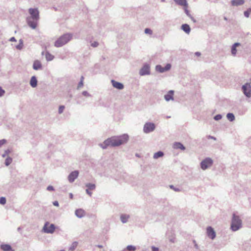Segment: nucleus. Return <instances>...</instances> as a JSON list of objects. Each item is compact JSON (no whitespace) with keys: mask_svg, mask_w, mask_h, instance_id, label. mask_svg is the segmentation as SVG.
Wrapping results in <instances>:
<instances>
[{"mask_svg":"<svg viewBox=\"0 0 251 251\" xmlns=\"http://www.w3.org/2000/svg\"><path fill=\"white\" fill-rule=\"evenodd\" d=\"M175 2L181 6H182L183 7H186V6H187V2L186 0H174Z\"/></svg>","mask_w":251,"mask_h":251,"instance_id":"20","label":"nucleus"},{"mask_svg":"<svg viewBox=\"0 0 251 251\" xmlns=\"http://www.w3.org/2000/svg\"><path fill=\"white\" fill-rule=\"evenodd\" d=\"M85 211L82 209H76L75 211V214L79 218H82L85 215Z\"/></svg>","mask_w":251,"mask_h":251,"instance_id":"14","label":"nucleus"},{"mask_svg":"<svg viewBox=\"0 0 251 251\" xmlns=\"http://www.w3.org/2000/svg\"><path fill=\"white\" fill-rule=\"evenodd\" d=\"M184 7V9L186 14L188 16H190L189 12L188 10L187 9L188 5L186 6V7Z\"/></svg>","mask_w":251,"mask_h":251,"instance_id":"38","label":"nucleus"},{"mask_svg":"<svg viewBox=\"0 0 251 251\" xmlns=\"http://www.w3.org/2000/svg\"><path fill=\"white\" fill-rule=\"evenodd\" d=\"M0 249L3 251H12L11 246L8 244H1L0 245Z\"/></svg>","mask_w":251,"mask_h":251,"instance_id":"16","label":"nucleus"},{"mask_svg":"<svg viewBox=\"0 0 251 251\" xmlns=\"http://www.w3.org/2000/svg\"><path fill=\"white\" fill-rule=\"evenodd\" d=\"M145 32L146 34H151L152 33V31L149 28H146L145 30Z\"/></svg>","mask_w":251,"mask_h":251,"instance_id":"36","label":"nucleus"},{"mask_svg":"<svg viewBox=\"0 0 251 251\" xmlns=\"http://www.w3.org/2000/svg\"><path fill=\"white\" fill-rule=\"evenodd\" d=\"M113 86L118 89L121 90L124 88V85L120 82H117L114 80H111Z\"/></svg>","mask_w":251,"mask_h":251,"instance_id":"13","label":"nucleus"},{"mask_svg":"<svg viewBox=\"0 0 251 251\" xmlns=\"http://www.w3.org/2000/svg\"><path fill=\"white\" fill-rule=\"evenodd\" d=\"M244 94L248 98L251 96V86L249 83H246L242 86Z\"/></svg>","mask_w":251,"mask_h":251,"instance_id":"7","label":"nucleus"},{"mask_svg":"<svg viewBox=\"0 0 251 251\" xmlns=\"http://www.w3.org/2000/svg\"><path fill=\"white\" fill-rule=\"evenodd\" d=\"M173 96H174V91L172 90H171L168 92L167 94L165 95L164 98H165V99L167 101H169L170 100H174Z\"/></svg>","mask_w":251,"mask_h":251,"instance_id":"15","label":"nucleus"},{"mask_svg":"<svg viewBox=\"0 0 251 251\" xmlns=\"http://www.w3.org/2000/svg\"><path fill=\"white\" fill-rule=\"evenodd\" d=\"M222 118V116L220 115H216L215 117V119L216 120H220Z\"/></svg>","mask_w":251,"mask_h":251,"instance_id":"43","label":"nucleus"},{"mask_svg":"<svg viewBox=\"0 0 251 251\" xmlns=\"http://www.w3.org/2000/svg\"><path fill=\"white\" fill-rule=\"evenodd\" d=\"M196 55L197 56H200L201 55V53L199 52H197L195 53Z\"/></svg>","mask_w":251,"mask_h":251,"instance_id":"47","label":"nucleus"},{"mask_svg":"<svg viewBox=\"0 0 251 251\" xmlns=\"http://www.w3.org/2000/svg\"><path fill=\"white\" fill-rule=\"evenodd\" d=\"M163 155V153L162 151H158L156 152L153 155V158L155 159H157L160 157H162Z\"/></svg>","mask_w":251,"mask_h":251,"instance_id":"26","label":"nucleus"},{"mask_svg":"<svg viewBox=\"0 0 251 251\" xmlns=\"http://www.w3.org/2000/svg\"><path fill=\"white\" fill-rule=\"evenodd\" d=\"M6 202V199L4 197H1L0 198V204H5Z\"/></svg>","mask_w":251,"mask_h":251,"instance_id":"35","label":"nucleus"},{"mask_svg":"<svg viewBox=\"0 0 251 251\" xmlns=\"http://www.w3.org/2000/svg\"><path fill=\"white\" fill-rule=\"evenodd\" d=\"M213 164V161L209 158H206L201 162V168L202 170H205L210 167Z\"/></svg>","mask_w":251,"mask_h":251,"instance_id":"6","label":"nucleus"},{"mask_svg":"<svg viewBox=\"0 0 251 251\" xmlns=\"http://www.w3.org/2000/svg\"><path fill=\"white\" fill-rule=\"evenodd\" d=\"M206 233L207 236L212 240L214 239L216 237V232L211 226L207 227Z\"/></svg>","mask_w":251,"mask_h":251,"instance_id":"8","label":"nucleus"},{"mask_svg":"<svg viewBox=\"0 0 251 251\" xmlns=\"http://www.w3.org/2000/svg\"><path fill=\"white\" fill-rule=\"evenodd\" d=\"M152 251H159V249L154 246L151 247Z\"/></svg>","mask_w":251,"mask_h":251,"instance_id":"41","label":"nucleus"},{"mask_svg":"<svg viewBox=\"0 0 251 251\" xmlns=\"http://www.w3.org/2000/svg\"><path fill=\"white\" fill-rule=\"evenodd\" d=\"M128 218L129 216L128 215H122L121 216V220L123 223H126L127 222Z\"/></svg>","mask_w":251,"mask_h":251,"instance_id":"24","label":"nucleus"},{"mask_svg":"<svg viewBox=\"0 0 251 251\" xmlns=\"http://www.w3.org/2000/svg\"><path fill=\"white\" fill-rule=\"evenodd\" d=\"M240 44L238 43H235L232 47L231 53L233 55H235L236 53L237 50L236 48L240 46Z\"/></svg>","mask_w":251,"mask_h":251,"instance_id":"22","label":"nucleus"},{"mask_svg":"<svg viewBox=\"0 0 251 251\" xmlns=\"http://www.w3.org/2000/svg\"><path fill=\"white\" fill-rule=\"evenodd\" d=\"M231 4L233 6H238L242 5L244 3V0H232Z\"/></svg>","mask_w":251,"mask_h":251,"instance_id":"19","label":"nucleus"},{"mask_svg":"<svg viewBox=\"0 0 251 251\" xmlns=\"http://www.w3.org/2000/svg\"><path fill=\"white\" fill-rule=\"evenodd\" d=\"M55 229V226L54 224H50L49 222H47L44 224L42 229V231L46 233L52 234Z\"/></svg>","mask_w":251,"mask_h":251,"instance_id":"5","label":"nucleus"},{"mask_svg":"<svg viewBox=\"0 0 251 251\" xmlns=\"http://www.w3.org/2000/svg\"><path fill=\"white\" fill-rule=\"evenodd\" d=\"M10 40L11 41H15V39L14 37H12V38H10Z\"/></svg>","mask_w":251,"mask_h":251,"instance_id":"46","label":"nucleus"},{"mask_svg":"<svg viewBox=\"0 0 251 251\" xmlns=\"http://www.w3.org/2000/svg\"><path fill=\"white\" fill-rule=\"evenodd\" d=\"M72 37V36L71 34H64L55 41L54 46L56 47H61L70 41Z\"/></svg>","mask_w":251,"mask_h":251,"instance_id":"4","label":"nucleus"},{"mask_svg":"<svg viewBox=\"0 0 251 251\" xmlns=\"http://www.w3.org/2000/svg\"><path fill=\"white\" fill-rule=\"evenodd\" d=\"M98 247L100 248H101L102 246L101 245H98Z\"/></svg>","mask_w":251,"mask_h":251,"instance_id":"50","label":"nucleus"},{"mask_svg":"<svg viewBox=\"0 0 251 251\" xmlns=\"http://www.w3.org/2000/svg\"><path fill=\"white\" fill-rule=\"evenodd\" d=\"M30 85L32 87H35L37 86V81L35 76H32L30 81Z\"/></svg>","mask_w":251,"mask_h":251,"instance_id":"23","label":"nucleus"},{"mask_svg":"<svg viewBox=\"0 0 251 251\" xmlns=\"http://www.w3.org/2000/svg\"><path fill=\"white\" fill-rule=\"evenodd\" d=\"M98 45V43H97V42H95V43H93V44H92V46H93L94 47H97Z\"/></svg>","mask_w":251,"mask_h":251,"instance_id":"45","label":"nucleus"},{"mask_svg":"<svg viewBox=\"0 0 251 251\" xmlns=\"http://www.w3.org/2000/svg\"><path fill=\"white\" fill-rule=\"evenodd\" d=\"M195 246L197 249H198V245L197 244H195Z\"/></svg>","mask_w":251,"mask_h":251,"instance_id":"52","label":"nucleus"},{"mask_svg":"<svg viewBox=\"0 0 251 251\" xmlns=\"http://www.w3.org/2000/svg\"><path fill=\"white\" fill-rule=\"evenodd\" d=\"M6 143V141L5 139H2L0 140V147L3 145L5 144Z\"/></svg>","mask_w":251,"mask_h":251,"instance_id":"37","label":"nucleus"},{"mask_svg":"<svg viewBox=\"0 0 251 251\" xmlns=\"http://www.w3.org/2000/svg\"><path fill=\"white\" fill-rule=\"evenodd\" d=\"M161 1L164 2V1H165V0H161Z\"/></svg>","mask_w":251,"mask_h":251,"instance_id":"53","label":"nucleus"},{"mask_svg":"<svg viewBox=\"0 0 251 251\" xmlns=\"http://www.w3.org/2000/svg\"><path fill=\"white\" fill-rule=\"evenodd\" d=\"M155 128V126L153 124L147 123L145 125L144 127V131L146 133H149L153 131Z\"/></svg>","mask_w":251,"mask_h":251,"instance_id":"9","label":"nucleus"},{"mask_svg":"<svg viewBox=\"0 0 251 251\" xmlns=\"http://www.w3.org/2000/svg\"><path fill=\"white\" fill-rule=\"evenodd\" d=\"M86 187L88 188L87 189H89L90 190H93L95 189V185L94 184H91V183H88L87 184H86Z\"/></svg>","mask_w":251,"mask_h":251,"instance_id":"28","label":"nucleus"},{"mask_svg":"<svg viewBox=\"0 0 251 251\" xmlns=\"http://www.w3.org/2000/svg\"><path fill=\"white\" fill-rule=\"evenodd\" d=\"M226 117L230 121H233L234 120V116L232 113H228Z\"/></svg>","mask_w":251,"mask_h":251,"instance_id":"29","label":"nucleus"},{"mask_svg":"<svg viewBox=\"0 0 251 251\" xmlns=\"http://www.w3.org/2000/svg\"><path fill=\"white\" fill-rule=\"evenodd\" d=\"M128 140V136L126 134L120 136H113L105 140L103 143L100 145V146L103 149H105L109 146H119L126 143Z\"/></svg>","mask_w":251,"mask_h":251,"instance_id":"1","label":"nucleus"},{"mask_svg":"<svg viewBox=\"0 0 251 251\" xmlns=\"http://www.w3.org/2000/svg\"><path fill=\"white\" fill-rule=\"evenodd\" d=\"M12 162V159L11 158H7L5 160V164L6 166L9 165Z\"/></svg>","mask_w":251,"mask_h":251,"instance_id":"32","label":"nucleus"},{"mask_svg":"<svg viewBox=\"0 0 251 251\" xmlns=\"http://www.w3.org/2000/svg\"><path fill=\"white\" fill-rule=\"evenodd\" d=\"M83 77H82L81 80L78 84V87H80L83 86Z\"/></svg>","mask_w":251,"mask_h":251,"instance_id":"42","label":"nucleus"},{"mask_svg":"<svg viewBox=\"0 0 251 251\" xmlns=\"http://www.w3.org/2000/svg\"><path fill=\"white\" fill-rule=\"evenodd\" d=\"M91 190H89V189H86V192L89 195V196H91L92 195V192H91Z\"/></svg>","mask_w":251,"mask_h":251,"instance_id":"44","label":"nucleus"},{"mask_svg":"<svg viewBox=\"0 0 251 251\" xmlns=\"http://www.w3.org/2000/svg\"><path fill=\"white\" fill-rule=\"evenodd\" d=\"M126 249L128 251H135L136 250V247L133 245H128L126 247Z\"/></svg>","mask_w":251,"mask_h":251,"instance_id":"30","label":"nucleus"},{"mask_svg":"<svg viewBox=\"0 0 251 251\" xmlns=\"http://www.w3.org/2000/svg\"><path fill=\"white\" fill-rule=\"evenodd\" d=\"M150 74V66L148 65H144L140 71L141 75H149Z\"/></svg>","mask_w":251,"mask_h":251,"instance_id":"11","label":"nucleus"},{"mask_svg":"<svg viewBox=\"0 0 251 251\" xmlns=\"http://www.w3.org/2000/svg\"><path fill=\"white\" fill-rule=\"evenodd\" d=\"M53 204H58V202L57 201H55L53 203Z\"/></svg>","mask_w":251,"mask_h":251,"instance_id":"51","label":"nucleus"},{"mask_svg":"<svg viewBox=\"0 0 251 251\" xmlns=\"http://www.w3.org/2000/svg\"><path fill=\"white\" fill-rule=\"evenodd\" d=\"M242 226V222L240 217L235 213L232 215L230 228L233 231H236Z\"/></svg>","mask_w":251,"mask_h":251,"instance_id":"3","label":"nucleus"},{"mask_svg":"<svg viewBox=\"0 0 251 251\" xmlns=\"http://www.w3.org/2000/svg\"><path fill=\"white\" fill-rule=\"evenodd\" d=\"M173 147L174 149H180L183 151L185 149V148L184 147V146L181 143L179 142H176L174 143L173 145Z\"/></svg>","mask_w":251,"mask_h":251,"instance_id":"17","label":"nucleus"},{"mask_svg":"<svg viewBox=\"0 0 251 251\" xmlns=\"http://www.w3.org/2000/svg\"><path fill=\"white\" fill-rule=\"evenodd\" d=\"M251 13V8H249L247 11L244 12V15L246 17L248 18Z\"/></svg>","mask_w":251,"mask_h":251,"instance_id":"31","label":"nucleus"},{"mask_svg":"<svg viewBox=\"0 0 251 251\" xmlns=\"http://www.w3.org/2000/svg\"><path fill=\"white\" fill-rule=\"evenodd\" d=\"M42 65L40 61L35 60L33 65V68L34 70H37L41 68Z\"/></svg>","mask_w":251,"mask_h":251,"instance_id":"18","label":"nucleus"},{"mask_svg":"<svg viewBox=\"0 0 251 251\" xmlns=\"http://www.w3.org/2000/svg\"><path fill=\"white\" fill-rule=\"evenodd\" d=\"M5 91L0 87V97L4 95Z\"/></svg>","mask_w":251,"mask_h":251,"instance_id":"39","label":"nucleus"},{"mask_svg":"<svg viewBox=\"0 0 251 251\" xmlns=\"http://www.w3.org/2000/svg\"><path fill=\"white\" fill-rule=\"evenodd\" d=\"M170 187L176 192H179L181 191L180 189L178 188H175L173 185H170Z\"/></svg>","mask_w":251,"mask_h":251,"instance_id":"33","label":"nucleus"},{"mask_svg":"<svg viewBox=\"0 0 251 251\" xmlns=\"http://www.w3.org/2000/svg\"><path fill=\"white\" fill-rule=\"evenodd\" d=\"M171 67V65L170 64H167L164 68L161 67L160 65H157L156 67V70L160 73H163L170 70Z\"/></svg>","mask_w":251,"mask_h":251,"instance_id":"10","label":"nucleus"},{"mask_svg":"<svg viewBox=\"0 0 251 251\" xmlns=\"http://www.w3.org/2000/svg\"><path fill=\"white\" fill-rule=\"evenodd\" d=\"M64 108H65L64 106H63V105L60 106L59 107V109H58L59 113H60V114L62 113L64 109Z\"/></svg>","mask_w":251,"mask_h":251,"instance_id":"34","label":"nucleus"},{"mask_svg":"<svg viewBox=\"0 0 251 251\" xmlns=\"http://www.w3.org/2000/svg\"><path fill=\"white\" fill-rule=\"evenodd\" d=\"M47 190L49 191H52L54 190V188H53V186H49L47 187Z\"/></svg>","mask_w":251,"mask_h":251,"instance_id":"40","label":"nucleus"},{"mask_svg":"<svg viewBox=\"0 0 251 251\" xmlns=\"http://www.w3.org/2000/svg\"><path fill=\"white\" fill-rule=\"evenodd\" d=\"M181 29L186 33H189L190 32V27L187 24H183L181 26Z\"/></svg>","mask_w":251,"mask_h":251,"instance_id":"21","label":"nucleus"},{"mask_svg":"<svg viewBox=\"0 0 251 251\" xmlns=\"http://www.w3.org/2000/svg\"><path fill=\"white\" fill-rule=\"evenodd\" d=\"M208 138L213 139H214V140H215V139H215V138H214V137H212V136H210L208 137Z\"/></svg>","mask_w":251,"mask_h":251,"instance_id":"48","label":"nucleus"},{"mask_svg":"<svg viewBox=\"0 0 251 251\" xmlns=\"http://www.w3.org/2000/svg\"><path fill=\"white\" fill-rule=\"evenodd\" d=\"M17 230H18V231H20L21 230V227H19L18 228Z\"/></svg>","mask_w":251,"mask_h":251,"instance_id":"49","label":"nucleus"},{"mask_svg":"<svg viewBox=\"0 0 251 251\" xmlns=\"http://www.w3.org/2000/svg\"><path fill=\"white\" fill-rule=\"evenodd\" d=\"M77 246V242H74L72 243L71 246L69 248V251H74Z\"/></svg>","mask_w":251,"mask_h":251,"instance_id":"27","label":"nucleus"},{"mask_svg":"<svg viewBox=\"0 0 251 251\" xmlns=\"http://www.w3.org/2000/svg\"><path fill=\"white\" fill-rule=\"evenodd\" d=\"M28 11L31 17L27 18V23L29 26L34 29L37 26V21L39 19V11L37 8H30Z\"/></svg>","mask_w":251,"mask_h":251,"instance_id":"2","label":"nucleus"},{"mask_svg":"<svg viewBox=\"0 0 251 251\" xmlns=\"http://www.w3.org/2000/svg\"><path fill=\"white\" fill-rule=\"evenodd\" d=\"M78 176V172L77 171L72 172L68 176V180L70 182H73Z\"/></svg>","mask_w":251,"mask_h":251,"instance_id":"12","label":"nucleus"},{"mask_svg":"<svg viewBox=\"0 0 251 251\" xmlns=\"http://www.w3.org/2000/svg\"><path fill=\"white\" fill-rule=\"evenodd\" d=\"M45 56H46V59L48 61H51L54 58V56L52 54H51L49 52L46 53Z\"/></svg>","mask_w":251,"mask_h":251,"instance_id":"25","label":"nucleus"}]
</instances>
